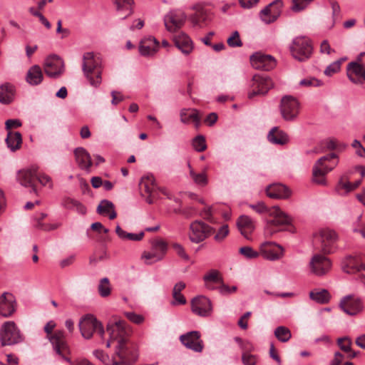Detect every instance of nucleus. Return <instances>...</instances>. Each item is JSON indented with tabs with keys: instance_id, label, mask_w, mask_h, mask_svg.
Returning <instances> with one entry per match:
<instances>
[{
	"instance_id": "nucleus-14",
	"label": "nucleus",
	"mask_w": 365,
	"mask_h": 365,
	"mask_svg": "<svg viewBox=\"0 0 365 365\" xmlns=\"http://www.w3.org/2000/svg\"><path fill=\"white\" fill-rule=\"evenodd\" d=\"M63 61L58 56H50L45 60L44 71L49 77L58 78L63 73Z\"/></svg>"
},
{
	"instance_id": "nucleus-57",
	"label": "nucleus",
	"mask_w": 365,
	"mask_h": 365,
	"mask_svg": "<svg viewBox=\"0 0 365 365\" xmlns=\"http://www.w3.org/2000/svg\"><path fill=\"white\" fill-rule=\"evenodd\" d=\"M200 215L205 220L211 222L215 223V219L212 216V207H207L204 208L201 210L200 212Z\"/></svg>"
},
{
	"instance_id": "nucleus-10",
	"label": "nucleus",
	"mask_w": 365,
	"mask_h": 365,
	"mask_svg": "<svg viewBox=\"0 0 365 365\" xmlns=\"http://www.w3.org/2000/svg\"><path fill=\"white\" fill-rule=\"evenodd\" d=\"M290 50L294 58L299 61H304L311 56L312 46L308 39L298 37L293 41Z\"/></svg>"
},
{
	"instance_id": "nucleus-39",
	"label": "nucleus",
	"mask_w": 365,
	"mask_h": 365,
	"mask_svg": "<svg viewBox=\"0 0 365 365\" xmlns=\"http://www.w3.org/2000/svg\"><path fill=\"white\" fill-rule=\"evenodd\" d=\"M194 25H199L200 23H205L210 20V14L207 10L200 7L197 9L196 13L190 18Z\"/></svg>"
},
{
	"instance_id": "nucleus-3",
	"label": "nucleus",
	"mask_w": 365,
	"mask_h": 365,
	"mask_svg": "<svg viewBox=\"0 0 365 365\" xmlns=\"http://www.w3.org/2000/svg\"><path fill=\"white\" fill-rule=\"evenodd\" d=\"M56 327V322L52 320L46 324L43 330L46 333V338L52 344L56 353L66 361L71 362L70 359L66 356V354L69 353V347L66 341L65 332L63 330H56L53 332Z\"/></svg>"
},
{
	"instance_id": "nucleus-11",
	"label": "nucleus",
	"mask_w": 365,
	"mask_h": 365,
	"mask_svg": "<svg viewBox=\"0 0 365 365\" xmlns=\"http://www.w3.org/2000/svg\"><path fill=\"white\" fill-rule=\"evenodd\" d=\"M38 167L32 165L19 170L16 175V180L24 187H31L36 192V182L37 178Z\"/></svg>"
},
{
	"instance_id": "nucleus-37",
	"label": "nucleus",
	"mask_w": 365,
	"mask_h": 365,
	"mask_svg": "<svg viewBox=\"0 0 365 365\" xmlns=\"http://www.w3.org/2000/svg\"><path fill=\"white\" fill-rule=\"evenodd\" d=\"M185 284L183 282H179L173 287V301L172 302L173 305L185 304H186V299L185 297L180 293L181 291L185 289Z\"/></svg>"
},
{
	"instance_id": "nucleus-36",
	"label": "nucleus",
	"mask_w": 365,
	"mask_h": 365,
	"mask_svg": "<svg viewBox=\"0 0 365 365\" xmlns=\"http://www.w3.org/2000/svg\"><path fill=\"white\" fill-rule=\"evenodd\" d=\"M6 143L8 148L11 151H16L19 149L22 143L21 134L19 132H11L9 131L6 139Z\"/></svg>"
},
{
	"instance_id": "nucleus-35",
	"label": "nucleus",
	"mask_w": 365,
	"mask_h": 365,
	"mask_svg": "<svg viewBox=\"0 0 365 365\" xmlns=\"http://www.w3.org/2000/svg\"><path fill=\"white\" fill-rule=\"evenodd\" d=\"M351 340L350 338L345 336L342 338H339L337 339V344L343 351L346 352L347 355V358L354 359L358 356L359 354V351H353L351 349Z\"/></svg>"
},
{
	"instance_id": "nucleus-30",
	"label": "nucleus",
	"mask_w": 365,
	"mask_h": 365,
	"mask_svg": "<svg viewBox=\"0 0 365 365\" xmlns=\"http://www.w3.org/2000/svg\"><path fill=\"white\" fill-rule=\"evenodd\" d=\"M274 4H281V0H275L262 9L259 16L265 24H271L277 19V12H272V6Z\"/></svg>"
},
{
	"instance_id": "nucleus-48",
	"label": "nucleus",
	"mask_w": 365,
	"mask_h": 365,
	"mask_svg": "<svg viewBox=\"0 0 365 365\" xmlns=\"http://www.w3.org/2000/svg\"><path fill=\"white\" fill-rule=\"evenodd\" d=\"M152 248L154 249V251L158 252L160 254H162V257L166 254L168 250V244L163 240H155L151 242Z\"/></svg>"
},
{
	"instance_id": "nucleus-12",
	"label": "nucleus",
	"mask_w": 365,
	"mask_h": 365,
	"mask_svg": "<svg viewBox=\"0 0 365 365\" xmlns=\"http://www.w3.org/2000/svg\"><path fill=\"white\" fill-rule=\"evenodd\" d=\"M273 86L272 80L267 76L255 75L252 77V90L248 94L249 98L257 95H265Z\"/></svg>"
},
{
	"instance_id": "nucleus-41",
	"label": "nucleus",
	"mask_w": 365,
	"mask_h": 365,
	"mask_svg": "<svg viewBox=\"0 0 365 365\" xmlns=\"http://www.w3.org/2000/svg\"><path fill=\"white\" fill-rule=\"evenodd\" d=\"M114 4L116 6L118 11H126L128 14L122 16V19H125L128 16L133 13L132 6L134 4L133 0H114Z\"/></svg>"
},
{
	"instance_id": "nucleus-22",
	"label": "nucleus",
	"mask_w": 365,
	"mask_h": 365,
	"mask_svg": "<svg viewBox=\"0 0 365 365\" xmlns=\"http://www.w3.org/2000/svg\"><path fill=\"white\" fill-rule=\"evenodd\" d=\"M16 311V300L12 294L4 292L0 297V314L11 317Z\"/></svg>"
},
{
	"instance_id": "nucleus-2",
	"label": "nucleus",
	"mask_w": 365,
	"mask_h": 365,
	"mask_svg": "<svg viewBox=\"0 0 365 365\" xmlns=\"http://www.w3.org/2000/svg\"><path fill=\"white\" fill-rule=\"evenodd\" d=\"M102 60L93 52L85 53L83 56L82 71L84 76L93 87L98 88L102 81Z\"/></svg>"
},
{
	"instance_id": "nucleus-51",
	"label": "nucleus",
	"mask_w": 365,
	"mask_h": 365,
	"mask_svg": "<svg viewBox=\"0 0 365 365\" xmlns=\"http://www.w3.org/2000/svg\"><path fill=\"white\" fill-rule=\"evenodd\" d=\"M227 43L230 47H241L242 42L240 39L239 32L237 31H234L227 38Z\"/></svg>"
},
{
	"instance_id": "nucleus-26",
	"label": "nucleus",
	"mask_w": 365,
	"mask_h": 365,
	"mask_svg": "<svg viewBox=\"0 0 365 365\" xmlns=\"http://www.w3.org/2000/svg\"><path fill=\"white\" fill-rule=\"evenodd\" d=\"M158 48V41L153 37H149L140 41L139 52L144 56H153L157 52Z\"/></svg>"
},
{
	"instance_id": "nucleus-59",
	"label": "nucleus",
	"mask_w": 365,
	"mask_h": 365,
	"mask_svg": "<svg viewBox=\"0 0 365 365\" xmlns=\"http://www.w3.org/2000/svg\"><path fill=\"white\" fill-rule=\"evenodd\" d=\"M58 226H59L58 224H45V223H43L42 222H40L39 220L35 225V227L36 229L41 230L43 231L53 230H56V228H58Z\"/></svg>"
},
{
	"instance_id": "nucleus-62",
	"label": "nucleus",
	"mask_w": 365,
	"mask_h": 365,
	"mask_svg": "<svg viewBox=\"0 0 365 365\" xmlns=\"http://www.w3.org/2000/svg\"><path fill=\"white\" fill-rule=\"evenodd\" d=\"M351 146L355 149V152L357 155L360 157L365 156V148L362 146L361 143L359 140H354L351 143Z\"/></svg>"
},
{
	"instance_id": "nucleus-4",
	"label": "nucleus",
	"mask_w": 365,
	"mask_h": 365,
	"mask_svg": "<svg viewBox=\"0 0 365 365\" xmlns=\"http://www.w3.org/2000/svg\"><path fill=\"white\" fill-rule=\"evenodd\" d=\"M269 215L273 218L268 220L264 227V235L271 237L279 230L278 227L289 225L292 222V218L287 214L284 212L277 206H274L269 210Z\"/></svg>"
},
{
	"instance_id": "nucleus-29",
	"label": "nucleus",
	"mask_w": 365,
	"mask_h": 365,
	"mask_svg": "<svg viewBox=\"0 0 365 365\" xmlns=\"http://www.w3.org/2000/svg\"><path fill=\"white\" fill-rule=\"evenodd\" d=\"M180 121L182 123L187 124L191 120L195 123V127L198 128L200 124V118L198 110L196 109L182 108L180 112Z\"/></svg>"
},
{
	"instance_id": "nucleus-13",
	"label": "nucleus",
	"mask_w": 365,
	"mask_h": 365,
	"mask_svg": "<svg viewBox=\"0 0 365 365\" xmlns=\"http://www.w3.org/2000/svg\"><path fill=\"white\" fill-rule=\"evenodd\" d=\"M200 336L201 334L198 331H192L182 334L180 336V341L186 348L200 353L204 348Z\"/></svg>"
},
{
	"instance_id": "nucleus-27",
	"label": "nucleus",
	"mask_w": 365,
	"mask_h": 365,
	"mask_svg": "<svg viewBox=\"0 0 365 365\" xmlns=\"http://www.w3.org/2000/svg\"><path fill=\"white\" fill-rule=\"evenodd\" d=\"M74 155L76 161L81 169L89 170L92 165V160L90 154L87 150L82 148L78 147L74 150Z\"/></svg>"
},
{
	"instance_id": "nucleus-53",
	"label": "nucleus",
	"mask_w": 365,
	"mask_h": 365,
	"mask_svg": "<svg viewBox=\"0 0 365 365\" xmlns=\"http://www.w3.org/2000/svg\"><path fill=\"white\" fill-rule=\"evenodd\" d=\"M299 85L302 86H306V87H317L322 85V82L314 77H308L307 78L302 79L299 82Z\"/></svg>"
},
{
	"instance_id": "nucleus-8",
	"label": "nucleus",
	"mask_w": 365,
	"mask_h": 365,
	"mask_svg": "<svg viewBox=\"0 0 365 365\" xmlns=\"http://www.w3.org/2000/svg\"><path fill=\"white\" fill-rule=\"evenodd\" d=\"M79 329L82 336L87 339H91L94 332L101 336L104 334L102 324L91 314H88L81 319L79 322Z\"/></svg>"
},
{
	"instance_id": "nucleus-19",
	"label": "nucleus",
	"mask_w": 365,
	"mask_h": 365,
	"mask_svg": "<svg viewBox=\"0 0 365 365\" xmlns=\"http://www.w3.org/2000/svg\"><path fill=\"white\" fill-rule=\"evenodd\" d=\"M346 73L349 79L355 84L365 83V68L357 62H350L346 66Z\"/></svg>"
},
{
	"instance_id": "nucleus-63",
	"label": "nucleus",
	"mask_w": 365,
	"mask_h": 365,
	"mask_svg": "<svg viewBox=\"0 0 365 365\" xmlns=\"http://www.w3.org/2000/svg\"><path fill=\"white\" fill-rule=\"evenodd\" d=\"M250 207H252L254 210L259 213L268 212L270 208H268L263 202H259L255 205H251Z\"/></svg>"
},
{
	"instance_id": "nucleus-23",
	"label": "nucleus",
	"mask_w": 365,
	"mask_h": 365,
	"mask_svg": "<svg viewBox=\"0 0 365 365\" xmlns=\"http://www.w3.org/2000/svg\"><path fill=\"white\" fill-rule=\"evenodd\" d=\"M266 193L270 198L286 199L291 195V190L282 184H273L267 187Z\"/></svg>"
},
{
	"instance_id": "nucleus-56",
	"label": "nucleus",
	"mask_w": 365,
	"mask_h": 365,
	"mask_svg": "<svg viewBox=\"0 0 365 365\" xmlns=\"http://www.w3.org/2000/svg\"><path fill=\"white\" fill-rule=\"evenodd\" d=\"M217 289L221 294L228 295L232 292H236L237 287L236 286L229 287L228 285L225 284L224 283V282L222 281V283H220V284L217 286Z\"/></svg>"
},
{
	"instance_id": "nucleus-33",
	"label": "nucleus",
	"mask_w": 365,
	"mask_h": 365,
	"mask_svg": "<svg viewBox=\"0 0 365 365\" xmlns=\"http://www.w3.org/2000/svg\"><path fill=\"white\" fill-rule=\"evenodd\" d=\"M14 86L6 83L0 86V102L4 104L10 103L14 95Z\"/></svg>"
},
{
	"instance_id": "nucleus-55",
	"label": "nucleus",
	"mask_w": 365,
	"mask_h": 365,
	"mask_svg": "<svg viewBox=\"0 0 365 365\" xmlns=\"http://www.w3.org/2000/svg\"><path fill=\"white\" fill-rule=\"evenodd\" d=\"M229 234V227L227 225H222L214 237L217 242H222Z\"/></svg>"
},
{
	"instance_id": "nucleus-47",
	"label": "nucleus",
	"mask_w": 365,
	"mask_h": 365,
	"mask_svg": "<svg viewBox=\"0 0 365 365\" xmlns=\"http://www.w3.org/2000/svg\"><path fill=\"white\" fill-rule=\"evenodd\" d=\"M190 168V175L193 181L200 185L204 186L207 183V176L205 173H195L191 168L190 165L188 164Z\"/></svg>"
},
{
	"instance_id": "nucleus-6",
	"label": "nucleus",
	"mask_w": 365,
	"mask_h": 365,
	"mask_svg": "<svg viewBox=\"0 0 365 365\" xmlns=\"http://www.w3.org/2000/svg\"><path fill=\"white\" fill-rule=\"evenodd\" d=\"M279 108L281 115L284 120L294 121L299 115L300 103L292 96H284L280 101Z\"/></svg>"
},
{
	"instance_id": "nucleus-42",
	"label": "nucleus",
	"mask_w": 365,
	"mask_h": 365,
	"mask_svg": "<svg viewBox=\"0 0 365 365\" xmlns=\"http://www.w3.org/2000/svg\"><path fill=\"white\" fill-rule=\"evenodd\" d=\"M93 355L105 365H119L115 355L112 359H110L102 350H95Z\"/></svg>"
},
{
	"instance_id": "nucleus-50",
	"label": "nucleus",
	"mask_w": 365,
	"mask_h": 365,
	"mask_svg": "<svg viewBox=\"0 0 365 365\" xmlns=\"http://www.w3.org/2000/svg\"><path fill=\"white\" fill-rule=\"evenodd\" d=\"M113 208L114 205L112 202L107 200H103L97 207V212L101 215L107 214Z\"/></svg>"
},
{
	"instance_id": "nucleus-64",
	"label": "nucleus",
	"mask_w": 365,
	"mask_h": 365,
	"mask_svg": "<svg viewBox=\"0 0 365 365\" xmlns=\"http://www.w3.org/2000/svg\"><path fill=\"white\" fill-rule=\"evenodd\" d=\"M320 52L322 53H326L329 55L331 52H334V49H331L330 44L327 40H324L320 44Z\"/></svg>"
},
{
	"instance_id": "nucleus-9",
	"label": "nucleus",
	"mask_w": 365,
	"mask_h": 365,
	"mask_svg": "<svg viewBox=\"0 0 365 365\" xmlns=\"http://www.w3.org/2000/svg\"><path fill=\"white\" fill-rule=\"evenodd\" d=\"M215 230L201 220H195L190 225L189 239L192 242L200 243L209 237Z\"/></svg>"
},
{
	"instance_id": "nucleus-20",
	"label": "nucleus",
	"mask_w": 365,
	"mask_h": 365,
	"mask_svg": "<svg viewBox=\"0 0 365 365\" xmlns=\"http://www.w3.org/2000/svg\"><path fill=\"white\" fill-rule=\"evenodd\" d=\"M185 14L182 11H170L164 18L166 29L171 32L180 29L185 23Z\"/></svg>"
},
{
	"instance_id": "nucleus-38",
	"label": "nucleus",
	"mask_w": 365,
	"mask_h": 365,
	"mask_svg": "<svg viewBox=\"0 0 365 365\" xmlns=\"http://www.w3.org/2000/svg\"><path fill=\"white\" fill-rule=\"evenodd\" d=\"M309 297L319 304H327L329 302L331 296L327 289H314L309 292Z\"/></svg>"
},
{
	"instance_id": "nucleus-17",
	"label": "nucleus",
	"mask_w": 365,
	"mask_h": 365,
	"mask_svg": "<svg viewBox=\"0 0 365 365\" xmlns=\"http://www.w3.org/2000/svg\"><path fill=\"white\" fill-rule=\"evenodd\" d=\"M191 310L200 317H208L212 310L211 302L204 296L195 297L191 302Z\"/></svg>"
},
{
	"instance_id": "nucleus-61",
	"label": "nucleus",
	"mask_w": 365,
	"mask_h": 365,
	"mask_svg": "<svg viewBox=\"0 0 365 365\" xmlns=\"http://www.w3.org/2000/svg\"><path fill=\"white\" fill-rule=\"evenodd\" d=\"M155 182V179L153 176L147 177L146 179H143L142 185L145 187V191L148 193H150L153 190V186Z\"/></svg>"
},
{
	"instance_id": "nucleus-52",
	"label": "nucleus",
	"mask_w": 365,
	"mask_h": 365,
	"mask_svg": "<svg viewBox=\"0 0 365 365\" xmlns=\"http://www.w3.org/2000/svg\"><path fill=\"white\" fill-rule=\"evenodd\" d=\"M240 253L247 259H255L259 256V253L251 247H242L239 250Z\"/></svg>"
},
{
	"instance_id": "nucleus-28",
	"label": "nucleus",
	"mask_w": 365,
	"mask_h": 365,
	"mask_svg": "<svg viewBox=\"0 0 365 365\" xmlns=\"http://www.w3.org/2000/svg\"><path fill=\"white\" fill-rule=\"evenodd\" d=\"M173 40L176 47H178L183 53L189 54L192 50V43L190 37L184 34L180 33L173 37Z\"/></svg>"
},
{
	"instance_id": "nucleus-40",
	"label": "nucleus",
	"mask_w": 365,
	"mask_h": 365,
	"mask_svg": "<svg viewBox=\"0 0 365 365\" xmlns=\"http://www.w3.org/2000/svg\"><path fill=\"white\" fill-rule=\"evenodd\" d=\"M275 337L281 342H287L292 337L291 331L286 327L279 326L274 330Z\"/></svg>"
},
{
	"instance_id": "nucleus-31",
	"label": "nucleus",
	"mask_w": 365,
	"mask_h": 365,
	"mask_svg": "<svg viewBox=\"0 0 365 365\" xmlns=\"http://www.w3.org/2000/svg\"><path fill=\"white\" fill-rule=\"evenodd\" d=\"M43 78L41 68L39 66L34 65L29 69L26 80L30 85L36 86L42 82Z\"/></svg>"
},
{
	"instance_id": "nucleus-25",
	"label": "nucleus",
	"mask_w": 365,
	"mask_h": 365,
	"mask_svg": "<svg viewBox=\"0 0 365 365\" xmlns=\"http://www.w3.org/2000/svg\"><path fill=\"white\" fill-rule=\"evenodd\" d=\"M268 140L274 145H284L289 143V135L279 127H273L267 134Z\"/></svg>"
},
{
	"instance_id": "nucleus-49",
	"label": "nucleus",
	"mask_w": 365,
	"mask_h": 365,
	"mask_svg": "<svg viewBox=\"0 0 365 365\" xmlns=\"http://www.w3.org/2000/svg\"><path fill=\"white\" fill-rule=\"evenodd\" d=\"M192 146L197 152H202L207 148L205 138L203 135H199L192 140Z\"/></svg>"
},
{
	"instance_id": "nucleus-15",
	"label": "nucleus",
	"mask_w": 365,
	"mask_h": 365,
	"mask_svg": "<svg viewBox=\"0 0 365 365\" xmlns=\"http://www.w3.org/2000/svg\"><path fill=\"white\" fill-rule=\"evenodd\" d=\"M252 67L257 70L270 71L276 66L274 58L270 55L255 53L250 56Z\"/></svg>"
},
{
	"instance_id": "nucleus-43",
	"label": "nucleus",
	"mask_w": 365,
	"mask_h": 365,
	"mask_svg": "<svg viewBox=\"0 0 365 365\" xmlns=\"http://www.w3.org/2000/svg\"><path fill=\"white\" fill-rule=\"evenodd\" d=\"M336 190L341 195H346L352 191L351 182L347 180L346 176H342L336 186Z\"/></svg>"
},
{
	"instance_id": "nucleus-32",
	"label": "nucleus",
	"mask_w": 365,
	"mask_h": 365,
	"mask_svg": "<svg viewBox=\"0 0 365 365\" xmlns=\"http://www.w3.org/2000/svg\"><path fill=\"white\" fill-rule=\"evenodd\" d=\"M275 245L282 251L280 245H276L272 242H264L260 245V250L264 258L270 260H276L280 258L282 254H279L274 251L272 246Z\"/></svg>"
},
{
	"instance_id": "nucleus-34",
	"label": "nucleus",
	"mask_w": 365,
	"mask_h": 365,
	"mask_svg": "<svg viewBox=\"0 0 365 365\" xmlns=\"http://www.w3.org/2000/svg\"><path fill=\"white\" fill-rule=\"evenodd\" d=\"M362 264L359 265L356 258L348 256L341 262V268L348 274H354L361 269Z\"/></svg>"
},
{
	"instance_id": "nucleus-44",
	"label": "nucleus",
	"mask_w": 365,
	"mask_h": 365,
	"mask_svg": "<svg viewBox=\"0 0 365 365\" xmlns=\"http://www.w3.org/2000/svg\"><path fill=\"white\" fill-rule=\"evenodd\" d=\"M162 254L158 252L154 251V249L151 247L150 252H144L142 255V259H145L146 264H151L154 262L160 261L163 259Z\"/></svg>"
},
{
	"instance_id": "nucleus-1",
	"label": "nucleus",
	"mask_w": 365,
	"mask_h": 365,
	"mask_svg": "<svg viewBox=\"0 0 365 365\" xmlns=\"http://www.w3.org/2000/svg\"><path fill=\"white\" fill-rule=\"evenodd\" d=\"M107 331L110 339L106 343V346L114 345V354L119 365H130L135 363L138 358V346L130 339V327L124 320L113 318L108 322Z\"/></svg>"
},
{
	"instance_id": "nucleus-24",
	"label": "nucleus",
	"mask_w": 365,
	"mask_h": 365,
	"mask_svg": "<svg viewBox=\"0 0 365 365\" xmlns=\"http://www.w3.org/2000/svg\"><path fill=\"white\" fill-rule=\"evenodd\" d=\"M237 226L240 233L247 240H250V235L255 228L252 220L247 215H242L237 221Z\"/></svg>"
},
{
	"instance_id": "nucleus-45",
	"label": "nucleus",
	"mask_w": 365,
	"mask_h": 365,
	"mask_svg": "<svg viewBox=\"0 0 365 365\" xmlns=\"http://www.w3.org/2000/svg\"><path fill=\"white\" fill-rule=\"evenodd\" d=\"M205 282H213L217 285L222 283V277L220 272L217 269H211L203 277Z\"/></svg>"
},
{
	"instance_id": "nucleus-7",
	"label": "nucleus",
	"mask_w": 365,
	"mask_h": 365,
	"mask_svg": "<svg viewBox=\"0 0 365 365\" xmlns=\"http://www.w3.org/2000/svg\"><path fill=\"white\" fill-rule=\"evenodd\" d=\"M336 158V155L330 153L320 158L313 167V181L319 185H325V175L330 172L336 164L328 165L332 159Z\"/></svg>"
},
{
	"instance_id": "nucleus-16",
	"label": "nucleus",
	"mask_w": 365,
	"mask_h": 365,
	"mask_svg": "<svg viewBox=\"0 0 365 365\" xmlns=\"http://www.w3.org/2000/svg\"><path fill=\"white\" fill-rule=\"evenodd\" d=\"M339 307L346 314L351 316L357 314L363 309L361 299L351 294L343 297L340 301Z\"/></svg>"
},
{
	"instance_id": "nucleus-21",
	"label": "nucleus",
	"mask_w": 365,
	"mask_h": 365,
	"mask_svg": "<svg viewBox=\"0 0 365 365\" xmlns=\"http://www.w3.org/2000/svg\"><path fill=\"white\" fill-rule=\"evenodd\" d=\"M321 242L320 250L324 254H329L332 252V245L337 239L336 233L331 230H322L318 236Z\"/></svg>"
},
{
	"instance_id": "nucleus-46",
	"label": "nucleus",
	"mask_w": 365,
	"mask_h": 365,
	"mask_svg": "<svg viewBox=\"0 0 365 365\" xmlns=\"http://www.w3.org/2000/svg\"><path fill=\"white\" fill-rule=\"evenodd\" d=\"M98 291L101 297H107L110 294L111 288L108 278L104 277L100 280Z\"/></svg>"
},
{
	"instance_id": "nucleus-18",
	"label": "nucleus",
	"mask_w": 365,
	"mask_h": 365,
	"mask_svg": "<svg viewBox=\"0 0 365 365\" xmlns=\"http://www.w3.org/2000/svg\"><path fill=\"white\" fill-rule=\"evenodd\" d=\"M331 263L325 256L315 255L310 261L312 272L317 276L326 274L331 269Z\"/></svg>"
},
{
	"instance_id": "nucleus-5",
	"label": "nucleus",
	"mask_w": 365,
	"mask_h": 365,
	"mask_svg": "<svg viewBox=\"0 0 365 365\" xmlns=\"http://www.w3.org/2000/svg\"><path fill=\"white\" fill-rule=\"evenodd\" d=\"M23 334L13 321L4 322L0 329V341L2 346H13L22 342Z\"/></svg>"
},
{
	"instance_id": "nucleus-54",
	"label": "nucleus",
	"mask_w": 365,
	"mask_h": 365,
	"mask_svg": "<svg viewBox=\"0 0 365 365\" xmlns=\"http://www.w3.org/2000/svg\"><path fill=\"white\" fill-rule=\"evenodd\" d=\"M341 61H336L329 65L324 71V74L328 76H332L340 71Z\"/></svg>"
},
{
	"instance_id": "nucleus-60",
	"label": "nucleus",
	"mask_w": 365,
	"mask_h": 365,
	"mask_svg": "<svg viewBox=\"0 0 365 365\" xmlns=\"http://www.w3.org/2000/svg\"><path fill=\"white\" fill-rule=\"evenodd\" d=\"M125 316L130 322L137 324H141L144 320L142 315L137 314L134 312H126Z\"/></svg>"
},
{
	"instance_id": "nucleus-58",
	"label": "nucleus",
	"mask_w": 365,
	"mask_h": 365,
	"mask_svg": "<svg viewBox=\"0 0 365 365\" xmlns=\"http://www.w3.org/2000/svg\"><path fill=\"white\" fill-rule=\"evenodd\" d=\"M242 361L244 365H255L257 363V357L245 351L242 355Z\"/></svg>"
}]
</instances>
